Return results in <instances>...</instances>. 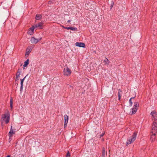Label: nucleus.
I'll use <instances>...</instances> for the list:
<instances>
[{
	"label": "nucleus",
	"instance_id": "obj_1",
	"mask_svg": "<svg viewBox=\"0 0 157 157\" xmlns=\"http://www.w3.org/2000/svg\"><path fill=\"white\" fill-rule=\"evenodd\" d=\"M151 115L153 117V120H154L153 122V124L152 126V129L151 131H154V132L155 133H157V112L155 110H153L151 113Z\"/></svg>",
	"mask_w": 157,
	"mask_h": 157
},
{
	"label": "nucleus",
	"instance_id": "obj_2",
	"mask_svg": "<svg viewBox=\"0 0 157 157\" xmlns=\"http://www.w3.org/2000/svg\"><path fill=\"white\" fill-rule=\"evenodd\" d=\"M137 134V132L136 131H135L133 132L132 135L131 136V138L127 140V141L126 143L127 146H128L129 144H131L132 142L135 141L136 139V137Z\"/></svg>",
	"mask_w": 157,
	"mask_h": 157
},
{
	"label": "nucleus",
	"instance_id": "obj_3",
	"mask_svg": "<svg viewBox=\"0 0 157 157\" xmlns=\"http://www.w3.org/2000/svg\"><path fill=\"white\" fill-rule=\"evenodd\" d=\"M6 119L5 121V123L7 124L10 121V115L9 113H7L3 114L2 115L1 117V121L4 120L5 119Z\"/></svg>",
	"mask_w": 157,
	"mask_h": 157
},
{
	"label": "nucleus",
	"instance_id": "obj_4",
	"mask_svg": "<svg viewBox=\"0 0 157 157\" xmlns=\"http://www.w3.org/2000/svg\"><path fill=\"white\" fill-rule=\"evenodd\" d=\"M139 104L137 102H135L134 103V105L133 108L131 109L132 112L130 113L131 115L135 114L136 112L139 107Z\"/></svg>",
	"mask_w": 157,
	"mask_h": 157
},
{
	"label": "nucleus",
	"instance_id": "obj_5",
	"mask_svg": "<svg viewBox=\"0 0 157 157\" xmlns=\"http://www.w3.org/2000/svg\"><path fill=\"white\" fill-rule=\"evenodd\" d=\"M63 73L64 75L69 76L71 75V71L70 69L68 67H67L66 68H64Z\"/></svg>",
	"mask_w": 157,
	"mask_h": 157
},
{
	"label": "nucleus",
	"instance_id": "obj_6",
	"mask_svg": "<svg viewBox=\"0 0 157 157\" xmlns=\"http://www.w3.org/2000/svg\"><path fill=\"white\" fill-rule=\"evenodd\" d=\"M42 39L41 37H40L38 39H36L34 37H32L30 41L31 43L34 44H37L39 41H40Z\"/></svg>",
	"mask_w": 157,
	"mask_h": 157
},
{
	"label": "nucleus",
	"instance_id": "obj_7",
	"mask_svg": "<svg viewBox=\"0 0 157 157\" xmlns=\"http://www.w3.org/2000/svg\"><path fill=\"white\" fill-rule=\"evenodd\" d=\"M151 132L152 133V134L151 135L150 137V139L151 140V142H154L155 139L156 133H155L154 132V131H151Z\"/></svg>",
	"mask_w": 157,
	"mask_h": 157
},
{
	"label": "nucleus",
	"instance_id": "obj_8",
	"mask_svg": "<svg viewBox=\"0 0 157 157\" xmlns=\"http://www.w3.org/2000/svg\"><path fill=\"white\" fill-rule=\"evenodd\" d=\"M36 28L35 27L34 25H33L30 28L28 31V34H30V35H32L33 33V31Z\"/></svg>",
	"mask_w": 157,
	"mask_h": 157
},
{
	"label": "nucleus",
	"instance_id": "obj_9",
	"mask_svg": "<svg viewBox=\"0 0 157 157\" xmlns=\"http://www.w3.org/2000/svg\"><path fill=\"white\" fill-rule=\"evenodd\" d=\"M43 22H41L38 23L36 24L35 25H34V26L36 28H39L40 29H42L43 28Z\"/></svg>",
	"mask_w": 157,
	"mask_h": 157
},
{
	"label": "nucleus",
	"instance_id": "obj_10",
	"mask_svg": "<svg viewBox=\"0 0 157 157\" xmlns=\"http://www.w3.org/2000/svg\"><path fill=\"white\" fill-rule=\"evenodd\" d=\"M75 45L80 47L85 48V44L82 42H77L75 43Z\"/></svg>",
	"mask_w": 157,
	"mask_h": 157
},
{
	"label": "nucleus",
	"instance_id": "obj_11",
	"mask_svg": "<svg viewBox=\"0 0 157 157\" xmlns=\"http://www.w3.org/2000/svg\"><path fill=\"white\" fill-rule=\"evenodd\" d=\"M12 126H11V128L10 129V131L9 132V133H8V135H9V137H11L12 136L13 134H15V131L14 132L13 130V129H12Z\"/></svg>",
	"mask_w": 157,
	"mask_h": 157
},
{
	"label": "nucleus",
	"instance_id": "obj_12",
	"mask_svg": "<svg viewBox=\"0 0 157 157\" xmlns=\"http://www.w3.org/2000/svg\"><path fill=\"white\" fill-rule=\"evenodd\" d=\"M106 154H107V152L105 151V148L104 147H103L102 148L101 157H105Z\"/></svg>",
	"mask_w": 157,
	"mask_h": 157
},
{
	"label": "nucleus",
	"instance_id": "obj_13",
	"mask_svg": "<svg viewBox=\"0 0 157 157\" xmlns=\"http://www.w3.org/2000/svg\"><path fill=\"white\" fill-rule=\"evenodd\" d=\"M32 50V49L30 48H27L26 51V53L25 54V56H26V55L29 56L31 52V51Z\"/></svg>",
	"mask_w": 157,
	"mask_h": 157
},
{
	"label": "nucleus",
	"instance_id": "obj_14",
	"mask_svg": "<svg viewBox=\"0 0 157 157\" xmlns=\"http://www.w3.org/2000/svg\"><path fill=\"white\" fill-rule=\"evenodd\" d=\"M66 29H71L72 31H77V29L76 28L72 27H67L66 28Z\"/></svg>",
	"mask_w": 157,
	"mask_h": 157
},
{
	"label": "nucleus",
	"instance_id": "obj_15",
	"mask_svg": "<svg viewBox=\"0 0 157 157\" xmlns=\"http://www.w3.org/2000/svg\"><path fill=\"white\" fill-rule=\"evenodd\" d=\"M122 92V91L120 89H119L118 90V100L120 101L121 98V93Z\"/></svg>",
	"mask_w": 157,
	"mask_h": 157
},
{
	"label": "nucleus",
	"instance_id": "obj_16",
	"mask_svg": "<svg viewBox=\"0 0 157 157\" xmlns=\"http://www.w3.org/2000/svg\"><path fill=\"white\" fill-rule=\"evenodd\" d=\"M42 15L40 14H37L35 17V19L36 20H39L41 18Z\"/></svg>",
	"mask_w": 157,
	"mask_h": 157
},
{
	"label": "nucleus",
	"instance_id": "obj_17",
	"mask_svg": "<svg viewBox=\"0 0 157 157\" xmlns=\"http://www.w3.org/2000/svg\"><path fill=\"white\" fill-rule=\"evenodd\" d=\"M103 62L105 64L107 65H109L110 62L109 59L106 57L105 58V59L104 60Z\"/></svg>",
	"mask_w": 157,
	"mask_h": 157
},
{
	"label": "nucleus",
	"instance_id": "obj_18",
	"mask_svg": "<svg viewBox=\"0 0 157 157\" xmlns=\"http://www.w3.org/2000/svg\"><path fill=\"white\" fill-rule=\"evenodd\" d=\"M29 64V59H27L24 62V64L23 65L24 67H26Z\"/></svg>",
	"mask_w": 157,
	"mask_h": 157
},
{
	"label": "nucleus",
	"instance_id": "obj_19",
	"mask_svg": "<svg viewBox=\"0 0 157 157\" xmlns=\"http://www.w3.org/2000/svg\"><path fill=\"white\" fill-rule=\"evenodd\" d=\"M13 99L12 97H11L10 101V106L11 109L13 108Z\"/></svg>",
	"mask_w": 157,
	"mask_h": 157
},
{
	"label": "nucleus",
	"instance_id": "obj_20",
	"mask_svg": "<svg viewBox=\"0 0 157 157\" xmlns=\"http://www.w3.org/2000/svg\"><path fill=\"white\" fill-rule=\"evenodd\" d=\"M20 71H17L16 73V80H18V78L19 76V75H20Z\"/></svg>",
	"mask_w": 157,
	"mask_h": 157
},
{
	"label": "nucleus",
	"instance_id": "obj_21",
	"mask_svg": "<svg viewBox=\"0 0 157 157\" xmlns=\"http://www.w3.org/2000/svg\"><path fill=\"white\" fill-rule=\"evenodd\" d=\"M26 76L25 77H24L23 79H20L21 80V85H23V83L24 82V80Z\"/></svg>",
	"mask_w": 157,
	"mask_h": 157
},
{
	"label": "nucleus",
	"instance_id": "obj_22",
	"mask_svg": "<svg viewBox=\"0 0 157 157\" xmlns=\"http://www.w3.org/2000/svg\"><path fill=\"white\" fill-rule=\"evenodd\" d=\"M64 121L66 120L67 121H68V116L66 114L64 115Z\"/></svg>",
	"mask_w": 157,
	"mask_h": 157
},
{
	"label": "nucleus",
	"instance_id": "obj_23",
	"mask_svg": "<svg viewBox=\"0 0 157 157\" xmlns=\"http://www.w3.org/2000/svg\"><path fill=\"white\" fill-rule=\"evenodd\" d=\"M129 102L130 103V106H132V100L131 99H130L129 100Z\"/></svg>",
	"mask_w": 157,
	"mask_h": 157
},
{
	"label": "nucleus",
	"instance_id": "obj_24",
	"mask_svg": "<svg viewBox=\"0 0 157 157\" xmlns=\"http://www.w3.org/2000/svg\"><path fill=\"white\" fill-rule=\"evenodd\" d=\"M70 156V154L69 152V151H68L67 153V154L66 157H69Z\"/></svg>",
	"mask_w": 157,
	"mask_h": 157
},
{
	"label": "nucleus",
	"instance_id": "obj_25",
	"mask_svg": "<svg viewBox=\"0 0 157 157\" xmlns=\"http://www.w3.org/2000/svg\"><path fill=\"white\" fill-rule=\"evenodd\" d=\"M105 132H104V133H102V134L100 135V137H102L104 136V135H105Z\"/></svg>",
	"mask_w": 157,
	"mask_h": 157
},
{
	"label": "nucleus",
	"instance_id": "obj_26",
	"mask_svg": "<svg viewBox=\"0 0 157 157\" xmlns=\"http://www.w3.org/2000/svg\"><path fill=\"white\" fill-rule=\"evenodd\" d=\"M23 85H21V87H20V91H21L22 90H23Z\"/></svg>",
	"mask_w": 157,
	"mask_h": 157
},
{
	"label": "nucleus",
	"instance_id": "obj_27",
	"mask_svg": "<svg viewBox=\"0 0 157 157\" xmlns=\"http://www.w3.org/2000/svg\"><path fill=\"white\" fill-rule=\"evenodd\" d=\"M68 122V121H67L66 120L64 121V124H67Z\"/></svg>",
	"mask_w": 157,
	"mask_h": 157
},
{
	"label": "nucleus",
	"instance_id": "obj_28",
	"mask_svg": "<svg viewBox=\"0 0 157 157\" xmlns=\"http://www.w3.org/2000/svg\"><path fill=\"white\" fill-rule=\"evenodd\" d=\"M61 27L65 29H66V28H67V27H65L64 26H63V25H62L61 26Z\"/></svg>",
	"mask_w": 157,
	"mask_h": 157
},
{
	"label": "nucleus",
	"instance_id": "obj_29",
	"mask_svg": "<svg viewBox=\"0 0 157 157\" xmlns=\"http://www.w3.org/2000/svg\"><path fill=\"white\" fill-rule=\"evenodd\" d=\"M67 124H64V128H65L66 127H67Z\"/></svg>",
	"mask_w": 157,
	"mask_h": 157
},
{
	"label": "nucleus",
	"instance_id": "obj_30",
	"mask_svg": "<svg viewBox=\"0 0 157 157\" xmlns=\"http://www.w3.org/2000/svg\"><path fill=\"white\" fill-rule=\"evenodd\" d=\"M113 4H114V3H113V5H111V8H112V7H113Z\"/></svg>",
	"mask_w": 157,
	"mask_h": 157
},
{
	"label": "nucleus",
	"instance_id": "obj_31",
	"mask_svg": "<svg viewBox=\"0 0 157 157\" xmlns=\"http://www.w3.org/2000/svg\"><path fill=\"white\" fill-rule=\"evenodd\" d=\"M135 96L134 97H132V98H130V99H131V100H132V99H134L135 98Z\"/></svg>",
	"mask_w": 157,
	"mask_h": 157
},
{
	"label": "nucleus",
	"instance_id": "obj_32",
	"mask_svg": "<svg viewBox=\"0 0 157 157\" xmlns=\"http://www.w3.org/2000/svg\"><path fill=\"white\" fill-rule=\"evenodd\" d=\"M71 21L70 20H69L67 21V22H68V23H69L71 22Z\"/></svg>",
	"mask_w": 157,
	"mask_h": 157
},
{
	"label": "nucleus",
	"instance_id": "obj_33",
	"mask_svg": "<svg viewBox=\"0 0 157 157\" xmlns=\"http://www.w3.org/2000/svg\"><path fill=\"white\" fill-rule=\"evenodd\" d=\"M52 3V1H49V2H48V3H50H50Z\"/></svg>",
	"mask_w": 157,
	"mask_h": 157
},
{
	"label": "nucleus",
	"instance_id": "obj_34",
	"mask_svg": "<svg viewBox=\"0 0 157 157\" xmlns=\"http://www.w3.org/2000/svg\"><path fill=\"white\" fill-rule=\"evenodd\" d=\"M6 157H10V155H8Z\"/></svg>",
	"mask_w": 157,
	"mask_h": 157
},
{
	"label": "nucleus",
	"instance_id": "obj_35",
	"mask_svg": "<svg viewBox=\"0 0 157 157\" xmlns=\"http://www.w3.org/2000/svg\"><path fill=\"white\" fill-rule=\"evenodd\" d=\"M6 157H10V155H8Z\"/></svg>",
	"mask_w": 157,
	"mask_h": 157
},
{
	"label": "nucleus",
	"instance_id": "obj_36",
	"mask_svg": "<svg viewBox=\"0 0 157 157\" xmlns=\"http://www.w3.org/2000/svg\"><path fill=\"white\" fill-rule=\"evenodd\" d=\"M102 140H104L103 139H102Z\"/></svg>",
	"mask_w": 157,
	"mask_h": 157
},
{
	"label": "nucleus",
	"instance_id": "obj_37",
	"mask_svg": "<svg viewBox=\"0 0 157 157\" xmlns=\"http://www.w3.org/2000/svg\"><path fill=\"white\" fill-rule=\"evenodd\" d=\"M132 157H134V156H133Z\"/></svg>",
	"mask_w": 157,
	"mask_h": 157
}]
</instances>
